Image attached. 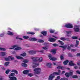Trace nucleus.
I'll return each mask as SVG.
<instances>
[{"label":"nucleus","mask_w":80,"mask_h":80,"mask_svg":"<svg viewBox=\"0 0 80 80\" xmlns=\"http://www.w3.org/2000/svg\"><path fill=\"white\" fill-rule=\"evenodd\" d=\"M31 59L33 60L34 62L32 63V68H35L38 66L40 64L38 63L35 62H41L43 60L42 58H35L34 57H31Z\"/></svg>","instance_id":"obj_1"},{"label":"nucleus","mask_w":80,"mask_h":80,"mask_svg":"<svg viewBox=\"0 0 80 80\" xmlns=\"http://www.w3.org/2000/svg\"><path fill=\"white\" fill-rule=\"evenodd\" d=\"M31 41H32V42H35V41H37L39 43H43L44 42V41L42 39H38L35 38H31L29 39Z\"/></svg>","instance_id":"obj_2"},{"label":"nucleus","mask_w":80,"mask_h":80,"mask_svg":"<svg viewBox=\"0 0 80 80\" xmlns=\"http://www.w3.org/2000/svg\"><path fill=\"white\" fill-rule=\"evenodd\" d=\"M41 68H35L34 69L33 71L34 72V73H36V74H39L40 73V72L41 70Z\"/></svg>","instance_id":"obj_3"},{"label":"nucleus","mask_w":80,"mask_h":80,"mask_svg":"<svg viewBox=\"0 0 80 80\" xmlns=\"http://www.w3.org/2000/svg\"><path fill=\"white\" fill-rule=\"evenodd\" d=\"M73 47V45H71V47H69V46H59V47H61V48H63V49H66L67 48V49L68 50H70V49L71 48V47Z\"/></svg>","instance_id":"obj_4"},{"label":"nucleus","mask_w":80,"mask_h":80,"mask_svg":"<svg viewBox=\"0 0 80 80\" xmlns=\"http://www.w3.org/2000/svg\"><path fill=\"white\" fill-rule=\"evenodd\" d=\"M73 75V71H71L69 73L67 72L65 73V76L66 77H69V76H72Z\"/></svg>","instance_id":"obj_5"},{"label":"nucleus","mask_w":80,"mask_h":80,"mask_svg":"<svg viewBox=\"0 0 80 80\" xmlns=\"http://www.w3.org/2000/svg\"><path fill=\"white\" fill-rule=\"evenodd\" d=\"M5 59L6 61H10V60H14V58L12 56H8V57L5 58Z\"/></svg>","instance_id":"obj_6"},{"label":"nucleus","mask_w":80,"mask_h":80,"mask_svg":"<svg viewBox=\"0 0 80 80\" xmlns=\"http://www.w3.org/2000/svg\"><path fill=\"white\" fill-rule=\"evenodd\" d=\"M65 27L68 28H73V25L71 23H68L65 25Z\"/></svg>","instance_id":"obj_7"},{"label":"nucleus","mask_w":80,"mask_h":80,"mask_svg":"<svg viewBox=\"0 0 80 80\" xmlns=\"http://www.w3.org/2000/svg\"><path fill=\"white\" fill-rule=\"evenodd\" d=\"M55 77V76H54L53 74H52L50 75L48 78V80H52Z\"/></svg>","instance_id":"obj_8"},{"label":"nucleus","mask_w":80,"mask_h":80,"mask_svg":"<svg viewBox=\"0 0 80 80\" xmlns=\"http://www.w3.org/2000/svg\"><path fill=\"white\" fill-rule=\"evenodd\" d=\"M48 57L49 59H50V60H52L53 61L57 60V58L52 57V55L50 54L49 55Z\"/></svg>","instance_id":"obj_9"},{"label":"nucleus","mask_w":80,"mask_h":80,"mask_svg":"<svg viewBox=\"0 0 80 80\" xmlns=\"http://www.w3.org/2000/svg\"><path fill=\"white\" fill-rule=\"evenodd\" d=\"M69 66H76V64L73 63V61H71L69 62Z\"/></svg>","instance_id":"obj_10"},{"label":"nucleus","mask_w":80,"mask_h":80,"mask_svg":"<svg viewBox=\"0 0 80 80\" xmlns=\"http://www.w3.org/2000/svg\"><path fill=\"white\" fill-rule=\"evenodd\" d=\"M74 31H75V32H78V31L80 30V29L78 28V26L77 25L75 26L74 28Z\"/></svg>","instance_id":"obj_11"},{"label":"nucleus","mask_w":80,"mask_h":80,"mask_svg":"<svg viewBox=\"0 0 80 80\" xmlns=\"http://www.w3.org/2000/svg\"><path fill=\"white\" fill-rule=\"evenodd\" d=\"M48 40L49 42H55L56 39L53 38H49Z\"/></svg>","instance_id":"obj_12"},{"label":"nucleus","mask_w":80,"mask_h":80,"mask_svg":"<svg viewBox=\"0 0 80 80\" xmlns=\"http://www.w3.org/2000/svg\"><path fill=\"white\" fill-rule=\"evenodd\" d=\"M52 65V64L50 62H48L46 64V66L48 68H51Z\"/></svg>","instance_id":"obj_13"},{"label":"nucleus","mask_w":80,"mask_h":80,"mask_svg":"<svg viewBox=\"0 0 80 80\" xmlns=\"http://www.w3.org/2000/svg\"><path fill=\"white\" fill-rule=\"evenodd\" d=\"M31 72V70H25L23 71V73H24V74H27V73H28L29 72Z\"/></svg>","instance_id":"obj_14"},{"label":"nucleus","mask_w":80,"mask_h":80,"mask_svg":"<svg viewBox=\"0 0 80 80\" xmlns=\"http://www.w3.org/2000/svg\"><path fill=\"white\" fill-rule=\"evenodd\" d=\"M9 78H10V80H17V78L15 77H9Z\"/></svg>","instance_id":"obj_15"},{"label":"nucleus","mask_w":80,"mask_h":80,"mask_svg":"<svg viewBox=\"0 0 80 80\" xmlns=\"http://www.w3.org/2000/svg\"><path fill=\"white\" fill-rule=\"evenodd\" d=\"M41 33L44 36H46L47 35V32L46 31H43L41 32Z\"/></svg>","instance_id":"obj_16"},{"label":"nucleus","mask_w":80,"mask_h":80,"mask_svg":"<svg viewBox=\"0 0 80 80\" xmlns=\"http://www.w3.org/2000/svg\"><path fill=\"white\" fill-rule=\"evenodd\" d=\"M16 47H18V46L17 45H15L12 47V48H9V49L13 50V49H14L15 48H16Z\"/></svg>","instance_id":"obj_17"},{"label":"nucleus","mask_w":80,"mask_h":80,"mask_svg":"<svg viewBox=\"0 0 80 80\" xmlns=\"http://www.w3.org/2000/svg\"><path fill=\"white\" fill-rule=\"evenodd\" d=\"M28 53H30V54H35L36 53V52L33 51H28Z\"/></svg>","instance_id":"obj_18"},{"label":"nucleus","mask_w":80,"mask_h":80,"mask_svg":"<svg viewBox=\"0 0 80 80\" xmlns=\"http://www.w3.org/2000/svg\"><path fill=\"white\" fill-rule=\"evenodd\" d=\"M16 58H17V59H23V58H22V57H21L20 56H15Z\"/></svg>","instance_id":"obj_19"},{"label":"nucleus","mask_w":80,"mask_h":80,"mask_svg":"<svg viewBox=\"0 0 80 80\" xmlns=\"http://www.w3.org/2000/svg\"><path fill=\"white\" fill-rule=\"evenodd\" d=\"M11 72H14V73H15L16 75L18 74V71L15 69H13L12 70Z\"/></svg>","instance_id":"obj_20"},{"label":"nucleus","mask_w":80,"mask_h":80,"mask_svg":"<svg viewBox=\"0 0 80 80\" xmlns=\"http://www.w3.org/2000/svg\"><path fill=\"white\" fill-rule=\"evenodd\" d=\"M7 34L9 35H13V33L11 32L8 31L7 32Z\"/></svg>","instance_id":"obj_21"},{"label":"nucleus","mask_w":80,"mask_h":80,"mask_svg":"<svg viewBox=\"0 0 80 80\" xmlns=\"http://www.w3.org/2000/svg\"><path fill=\"white\" fill-rule=\"evenodd\" d=\"M10 63V62H7L4 63V65L5 66H6V67H8V65H9Z\"/></svg>","instance_id":"obj_22"},{"label":"nucleus","mask_w":80,"mask_h":80,"mask_svg":"<svg viewBox=\"0 0 80 80\" xmlns=\"http://www.w3.org/2000/svg\"><path fill=\"white\" fill-rule=\"evenodd\" d=\"M78 45H79V41L76 40L75 47H77L78 46Z\"/></svg>","instance_id":"obj_23"},{"label":"nucleus","mask_w":80,"mask_h":80,"mask_svg":"<svg viewBox=\"0 0 80 80\" xmlns=\"http://www.w3.org/2000/svg\"><path fill=\"white\" fill-rule=\"evenodd\" d=\"M68 62H69L68 60H66L63 62V64L65 65H67V63H68Z\"/></svg>","instance_id":"obj_24"},{"label":"nucleus","mask_w":80,"mask_h":80,"mask_svg":"<svg viewBox=\"0 0 80 80\" xmlns=\"http://www.w3.org/2000/svg\"><path fill=\"white\" fill-rule=\"evenodd\" d=\"M0 55H2V56H5L6 55V53L5 52H2L0 53Z\"/></svg>","instance_id":"obj_25"},{"label":"nucleus","mask_w":80,"mask_h":80,"mask_svg":"<svg viewBox=\"0 0 80 80\" xmlns=\"http://www.w3.org/2000/svg\"><path fill=\"white\" fill-rule=\"evenodd\" d=\"M27 33L29 34H31V35H35V33L34 32H27Z\"/></svg>","instance_id":"obj_26"},{"label":"nucleus","mask_w":80,"mask_h":80,"mask_svg":"<svg viewBox=\"0 0 80 80\" xmlns=\"http://www.w3.org/2000/svg\"><path fill=\"white\" fill-rule=\"evenodd\" d=\"M52 74L54 76H55V75H59V73L57 72H54Z\"/></svg>","instance_id":"obj_27"},{"label":"nucleus","mask_w":80,"mask_h":80,"mask_svg":"<svg viewBox=\"0 0 80 80\" xmlns=\"http://www.w3.org/2000/svg\"><path fill=\"white\" fill-rule=\"evenodd\" d=\"M27 54L25 52H24L22 54H20V56H22V57H25Z\"/></svg>","instance_id":"obj_28"},{"label":"nucleus","mask_w":80,"mask_h":80,"mask_svg":"<svg viewBox=\"0 0 80 80\" xmlns=\"http://www.w3.org/2000/svg\"><path fill=\"white\" fill-rule=\"evenodd\" d=\"M23 62L24 63H28V62H29V60L28 59H24L23 60Z\"/></svg>","instance_id":"obj_29"},{"label":"nucleus","mask_w":80,"mask_h":80,"mask_svg":"<svg viewBox=\"0 0 80 80\" xmlns=\"http://www.w3.org/2000/svg\"><path fill=\"white\" fill-rule=\"evenodd\" d=\"M22 67H27V64L25 63H22Z\"/></svg>","instance_id":"obj_30"},{"label":"nucleus","mask_w":80,"mask_h":80,"mask_svg":"<svg viewBox=\"0 0 80 80\" xmlns=\"http://www.w3.org/2000/svg\"><path fill=\"white\" fill-rule=\"evenodd\" d=\"M43 49L45 50H47L48 49V47H42Z\"/></svg>","instance_id":"obj_31"},{"label":"nucleus","mask_w":80,"mask_h":80,"mask_svg":"<svg viewBox=\"0 0 80 80\" xmlns=\"http://www.w3.org/2000/svg\"><path fill=\"white\" fill-rule=\"evenodd\" d=\"M57 68L58 69H62V70H63L64 68H63V67L62 66H59L57 67Z\"/></svg>","instance_id":"obj_32"},{"label":"nucleus","mask_w":80,"mask_h":80,"mask_svg":"<svg viewBox=\"0 0 80 80\" xmlns=\"http://www.w3.org/2000/svg\"><path fill=\"white\" fill-rule=\"evenodd\" d=\"M51 52L55 54V53H56V49H52Z\"/></svg>","instance_id":"obj_33"},{"label":"nucleus","mask_w":80,"mask_h":80,"mask_svg":"<svg viewBox=\"0 0 80 80\" xmlns=\"http://www.w3.org/2000/svg\"><path fill=\"white\" fill-rule=\"evenodd\" d=\"M49 32H50V33H54V32H55V31L54 30H53L52 29H50L49 30Z\"/></svg>","instance_id":"obj_34"},{"label":"nucleus","mask_w":80,"mask_h":80,"mask_svg":"<svg viewBox=\"0 0 80 80\" xmlns=\"http://www.w3.org/2000/svg\"><path fill=\"white\" fill-rule=\"evenodd\" d=\"M21 49H22V48L20 47H18L17 48H16L14 50H21Z\"/></svg>","instance_id":"obj_35"},{"label":"nucleus","mask_w":80,"mask_h":80,"mask_svg":"<svg viewBox=\"0 0 80 80\" xmlns=\"http://www.w3.org/2000/svg\"><path fill=\"white\" fill-rule=\"evenodd\" d=\"M28 75L29 77H32V76H33V74L32 73H29L28 74Z\"/></svg>","instance_id":"obj_36"},{"label":"nucleus","mask_w":80,"mask_h":80,"mask_svg":"<svg viewBox=\"0 0 80 80\" xmlns=\"http://www.w3.org/2000/svg\"><path fill=\"white\" fill-rule=\"evenodd\" d=\"M10 71H11V70L10 69H8L7 70L6 72V74H8V73H9V72H10Z\"/></svg>","instance_id":"obj_37"},{"label":"nucleus","mask_w":80,"mask_h":80,"mask_svg":"<svg viewBox=\"0 0 80 80\" xmlns=\"http://www.w3.org/2000/svg\"><path fill=\"white\" fill-rule=\"evenodd\" d=\"M16 39H18L20 40H23L22 38H19V36H17L16 37Z\"/></svg>","instance_id":"obj_38"},{"label":"nucleus","mask_w":80,"mask_h":80,"mask_svg":"<svg viewBox=\"0 0 80 80\" xmlns=\"http://www.w3.org/2000/svg\"><path fill=\"white\" fill-rule=\"evenodd\" d=\"M52 45L53 47H58V45L56 43H54L52 44Z\"/></svg>","instance_id":"obj_39"},{"label":"nucleus","mask_w":80,"mask_h":80,"mask_svg":"<svg viewBox=\"0 0 80 80\" xmlns=\"http://www.w3.org/2000/svg\"><path fill=\"white\" fill-rule=\"evenodd\" d=\"M72 78H78V76H77V75H73L72 76Z\"/></svg>","instance_id":"obj_40"},{"label":"nucleus","mask_w":80,"mask_h":80,"mask_svg":"<svg viewBox=\"0 0 80 80\" xmlns=\"http://www.w3.org/2000/svg\"><path fill=\"white\" fill-rule=\"evenodd\" d=\"M58 42H59L60 44L61 45H63L64 44L63 42H62V41H58Z\"/></svg>","instance_id":"obj_41"},{"label":"nucleus","mask_w":80,"mask_h":80,"mask_svg":"<svg viewBox=\"0 0 80 80\" xmlns=\"http://www.w3.org/2000/svg\"><path fill=\"white\" fill-rule=\"evenodd\" d=\"M15 74L13 72L11 73L10 75V76H15Z\"/></svg>","instance_id":"obj_42"},{"label":"nucleus","mask_w":80,"mask_h":80,"mask_svg":"<svg viewBox=\"0 0 80 80\" xmlns=\"http://www.w3.org/2000/svg\"><path fill=\"white\" fill-rule=\"evenodd\" d=\"M60 58L61 60H63L64 59V57L62 55L61 56Z\"/></svg>","instance_id":"obj_43"},{"label":"nucleus","mask_w":80,"mask_h":80,"mask_svg":"<svg viewBox=\"0 0 80 80\" xmlns=\"http://www.w3.org/2000/svg\"><path fill=\"white\" fill-rule=\"evenodd\" d=\"M72 39H74L75 40L76 39H77V38H78L76 36H74L72 37Z\"/></svg>","instance_id":"obj_44"},{"label":"nucleus","mask_w":80,"mask_h":80,"mask_svg":"<svg viewBox=\"0 0 80 80\" xmlns=\"http://www.w3.org/2000/svg\"><path fill=\"white\" fill-rule=\"evenodd\" d=\"M23 38H25V39H28V38H29V37L28 36H24Z\"/></svg>","instance_id":"obj_45"},{"label":"nucleus","mask_w":80,"mask_h":80,"mask_svg":"<svg viewBox=\"0 0 80 80\" xmlns=\"http://www.w3.org/2000/svg\"><path fill=\"white\" fill-rule=\"evenodd\" d=\"M6 50V49L5 48H0V50H3V51H5Z\"/></svg>","instance_id":"obj_46"},{"label":"nucleus","mask_w":80,"mask_h":80,"mask_svg":"<svg viewBox=\"0 0 80 80\" xmlns=\"http://www.w3.org/2000/svg\"><path fill=\"white\" fill-rule=\"evenodd\" d=\"M3 36H4V33L1 34H0V37H3Z\"/></svg>","instance_id":"obj_47"},{"label":"nucleus","mask_w":80,"mask_h":80,"mask_svg":"<svg viewBox=\"0 0 80 80\" xmlns=\"http://www.w3.org/2000/svg\"><path fill=\"white\" fill-rule=\"evenodd\" d=\"M66 32L67 34H69V33H71V32L70 31H66Z\"/></svg>","instance_id":"obj_48"},{"label":"nucleus","mask_w":80,"mask_h":80,"mask_svg":"<svg viewBox=\"0 0 80 80\" xmlns=\"http://www.w3.org/2000/svg\"><path fill=\"white\" fill-rule=\"evenodd\" d=\"M60 39L61 40H66V39H65L64 38H60Z\"/></svg>","instance_id":"obj_49"},{"label":"nucleus","mask_w":80,"mask_h":80,"mask_svg":"<svg viewBox=\"0 0 80 80\" xmlns=\"http://www.w3.org/2000/svg\"><path fill=\"white\" fill-rule=\"evenodd\" d=\"M76 72L77 73H78V74H80V71L78 70L76 71Z\"/></svg>","instance_id":"obj_50"},{"label":"nucleus","mask_w":80,"mask_h":80,"mask_svg":"<svg viewBox=\"0 0 80 80\" xmlns=\"http://www.w3.org/2000/svg\"><path fill=\"white\" fill-rule=\"evenodd\" d=\"M37 52H41L42 53L43 52V50H42L41 51H38Z\"/></svg>","instance_id":"obj_51"},{"label":"nucleus","mask_w":80,"mask_h":80,"mask_svg":"<svg viewBox=\"0 0 80 80\" xmlns=\"http://www.w3.org/2000/svg\"><path fill=\"white\" fill-rule=\"evenodd\" d=\"M34 30H35V31H38L39 29L38 28H35Z\"/></svg>","instance_id":"obj_52"},{"label":"nucleus","mask_w":80,"mask_h":80,"mask_svg":"<svg viewBox=\"0 0 80 80\" xmlns=\"http://www.w3.org/2000/svg\"><path fill=\"white\" fill-rule=\"evenodd\" d=\"M60 76H57V80H59V79H60Z\"/></svg>","instance_id":"obj_53"},{"label":"nucleus","mask_w":80,"mask_h":80,"mask_svg":"<svg viewBox=\"0 0 80 80\" xmlns=\"http://www.w3.org/2000/svg\"><path fill=\"white\" fill-rule=\"evenodd\" d=\"M53 64L54 65H57V63H56V62H53Z\"/></svg>","instance_id":"obj_54"},{"label":"nucleus","mask_w":80,"mask_h":80,"mask_svg":"<svg viewBox=\"0 0 80 80\" xmlns=\"http://www.w3.org/2000/svg\"><path fill=\"white\" fill-rule=\"evenodd\" d=\"M52 37H54V38H58L57 37L55 36L54 35H52Z\"/></svg>","instance_id":"obj_55"},{"label":"nucleus","mask_w":80,"mask_h":80,"mask_svg":"<svg viewBox=\"0 0 80 80\" xmlns=\"http://www.w3.org/2000/svg\"><path fill=\"white\" fill-rule=\"evenodd\" d=\"M64 80H68V78H63Z\"/></svg>","instance_id":"obj_56"},{"label":"nucleus","mask_w":80,"mask_h":80,"mask_svg":"<svg viewBox=\"0 0 80 80\" xmlns=\"http://www.w3.org/2000/svg\"><path fill=\"white\" fill-rule=\"evenodd\" d=\"M61 72V71H60V70H58V73H59V75H60V73Z\"/></svg>","instance_id":"obj_57"},{"label":"nucleus","mask_w":80,"mask_h":80,"mask_svg":"<svg viewBox=\"0 0 80 80\" xmlns=\"http://www.w3.org/2000/svg\"><path fill=\"white\" fill-rule=\"evenodd\" d=\"M74 68L75 69H77L78 68V66H76L74 67Z\"/></svg>","instance_id":"obj_58"},{"label":"nucleus","mask_w":80,"mask_h":80,"mask_svg":"<svg viewBox=\"0 0 80 80\" xmlns=\"http://www.w3.org/2000/svg\"><path fill=\"white\" fill-rule=\"evenodd\" d=\"M71 51H72V52H75V51H76V50L75 49H72Z\"/></svg>","instance_id":"obj_59"},{"label":"nucleus","mask_w":80,"mask_h":80,"mask_svg":"<svg viewBox=\"0 0 80 80\" xmlns=\"http://www.w3.org/2000/svg\"><path fill=\"white\" fill-rule=\"evenodd\" d=\"M77 56H80V53H78L77 54Z\"/></svg>","instance_id":"obj_60"},{"label":"nucleus","mask_w":80,"mask_h":80,"mask_svg":"<svg viewBox=\"0 0 80 80\" xmlns=\"http://www.w3.org/2000/svg\"><path fill=\"white\" fill-rule=\"evenodd\" d=\"M47 42H45L43 44L44 45H47Z\"/></svg>","instance_id":"obj_61"},{"label":"nucleus","mask_w":80,"mask_h":80,"mask_svg":"<svg viewBox=\"0 0 80 80\" xmlns=\"http://www.w3.org/2000/svg\"><path fill=\"white\" fill-rule=\"evenodd\" d=\"M77 65H80V62H78L77 63Z\"/></svg>","instance_id":"obj_62"},{"label":"nucleus","mask_w":80,"mask_h":80,"mask_svg":"<svg viewBox=\"0 0 80 80\" xmlns=\"http://www.w3.org/2000/svg\"><path fill=\"white\" fill-rule=\"evenodd\" d=\"M65 71H62V74H63V73H65Z\"/></svg>","instance_id":"obj_63"},{"label":"nucleus","mask_w":80,"mask_h":80,"mask_svg":"<svg viewBox=\"0 0 80 80\" xmlns=\"http://www.w3.org/2000/svg\"><path fill=\"white\" fill-rule=\"evenodd\" d=\"M8 30H12V28H8Z\"/></svg>","instance_id":"obj_64"}]
</instances>
